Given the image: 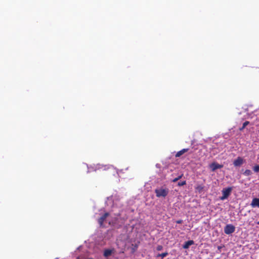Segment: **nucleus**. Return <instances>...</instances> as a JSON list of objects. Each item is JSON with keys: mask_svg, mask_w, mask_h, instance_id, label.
<instances>
[{"mask_svg": "<svg viewBox=\"0 0 259 259\" xmlns=\"http://www.w3.org/2000/svg\"><path fill=\"white\" fill-rule=\"evenodd\" d=\"M176 223L177 224H182L183 223V220H179L176 221Z\"/></svg>", "mask_w": 259, "mask_h": 259, "instance_id": "nucleus-19", "label": "nucleus"}, {"mask_svg": "<svg viewBox=\"0 0 259 259\" xmlns=\"http://www.w3.org/2000/svg\"><path fill=\"white\" fill-rule=\"evenodd\" d=\"M109 225H111V224L110 222H109Z\"/></svg>", "mask_w": 259, "mask_h": 259, "instance_id": "nucleus-20", "label": "nucleus"}, {"mask_svg": "<svg viewBox=\"0 0 259 259\" xmlns=\"http://www.w3.org/2000/svg\"><path fill=\"white\" fill-rule=\"evenodd\" d=\"M205 186L203 184H198L195 187V189L196 192L201 193L204 190Z\"/></svg>", "mask_w": 259, "mask_h": 259, "instance_id": "nucleus-7", "label": "nucleus"}, {"mask_svg": "<svg viewBox=\"0 0 259 259\" xmlns=\"http://www.w3.org/2000/svg\"><path fill=\"white\" fill-rule=\"evenodd\" d=\"M231 187H228L225 189H223L222 190V196L221 197L220 199L222 200L227 199L229 196L230 195L231 191H232Z\"/></svg>", "mask_w": 259, "mask_h": 259, "instance_id": "nucleus-2", "label": "nucleus"}, {"mask_svg": "<svg viewBox=\"0 0 259 259\" xmlns=\"http://www.w3.org/2000/svg\"><path fill=\"white\" fill-rule=\"evenodd\" d=\"M183 176V174H181V175L179 176L178 177L175 178L172 181V182H177L179 180H180V179H181L182 178Z\"/></svg>", "mask_w": 259, "mask_h": 259, "instance_id": "nucleus-15", "label": "nucleus"}, {"mask_svg": "<svg viewBox=\"0 0 259 259\" xmlns=\"http://www.w3.org/2000/svg\"><path fill=\"white\" fill-rule=\"evenodd\" d=\"M253 170L255 172H258L259 171V165H256L253 167Z\"/></svg>", "mask_w": 259, "mask_h": 259, "instance_id": "nucleus-16", "label": "nucleus"}, {"mask_svg": "<svg viewBox=\"0 0 259 259\" xmlns=\"http://www.w3.org/2000/svg\"><path fill=\"white\" fill-rule=\"evenodd\" d=\"M112 253V250H111V249H105L104 251V256L105 257H108L109 256H110Z\"/></svg>", "mask_w": 259, "mask_h": 259, "instance_id": "nucleus-11", "label": "nucleus"}, {"mask_svg": "<svg viewBox=\"0 0 259 259\" xmlns=\"http://www.w3.org/2000/svg\"><path fill=\"white\" fill-rule=\"evenodd\" d=\"M189 150V148H184V149H182L181 150L178 151L175 156L176 157H180L181 155H182L183 154H184L185 153L188 152V151Z\"/></svg>", "mask_w": 259, "mask_h": 259, "instance_id": "nucleus-9", "label": "nucleus"}, {"mask_svg": "<svg viewBox=\"0 0 259 259\" xmlns=\"http://www.w3.org/2000/svg\"><path fill=\"white\" fill-rule=\"evenodd\" d=\"M235 231V227L231 224L227 225L224 228V232L226 234H231Z\"/></svg>", "mask_w": 259, "mask_h": 259, "instance_id": "nucleus-3", "label": "nucleus"}, {"mask_svg": "<svg viewBox=\"0 0 259 259\" xmlns=\"http://www.w3.org/2000/svg\"><path fill=\"white\" fill-rule=\"evenodd\" d=\"M257 224L259 225V221L257 222Z\"/></svg>", "mask_w": 259, "mask_h": 259, "instance_id": "nucleus-22", "label": "nucleus"}, {"mask_svg": "<svg viewBox=\"0 0 259 259\" xmlns=\"http://www.w3.org/2000/svg\"><path fill=\"white\" fill-rule=\"evenodd\" d=\"M194 244V242L193 240H189L185 242L183 246V248L187 249L189 247L190 245H192Z\"/></svg>", "mask_w": 259, "mask_h": 259, "instance_id": "nucleus-10", "label": "nucleus"}, {"mask_svg": "<svg viewBox=\"0 0 259 259\" xmlns=\"http://www.w3.org/2000/svg\"><path fill=\"white\" fill-rule=\"evenodd\" d=\"M249 123V122L248 121H246L243 123L242 126L240 128V131H242L247 125H248Z\"/></svg>", "mask_w": 259, "mask_h": 259, "instance_id": "nucleus-14", "label": "nucleus"}, {"mask_svg": "<svg viewBox=\"0 0 259 259\" xmlns=\"http://www.w3.org/2000/svg\"><path fill=\"white\" fill-rule=\"evenodd\" d=\"M168 255V253L167 252H165L162 253H159L157 255V257H161L162 258H163L165 256H166Z\"/></svg>", "mask_w": 259, "mask_h": 259, "instance_id": "nucleus-12", "label": "nucleus"}, {"mask_svg": "<svg viewBox=\"0 0 259 259\" xmlns=\"http://www.w3.org/2000/svg\"><path fill=\"white\" fill-rule=\"evenodd\" d=\"M109 216V213L105 212L98 219V223L101 227H104V222L108 217Z\"/></svg>", "mask_w": 259, "mask_h": 259, "instance_id": "nucleus-4", "label": "nucleus"}, {"mask_svg": "<svg viewBox=\"0 0 259 259\" xmlns=\"http://www.w3.org/2000/svg\"><path fill=\"white\" fill-rule=\"evenodd\" d=\"M252 207H257L259 208V198H253L251 203Z\"/></svg>", "mask_w": 259, "mask_h": 259, "instance_id": "nucleus-8", "label": "nucleus"}, {"mask_svg": "<svg viewBox=\"0 0 259 259\" xmlns=\"http://www.w3.org/2000/svg\"><path fill=\"white\" fill-rule=\"evenodd\" d=\"M168 189L167 188H160V189H156L155 190V193L156 194V196L157 197H165L166 196L168 193Z\"/></svg>", "mask_w": 259, "mask_h": 259, "instance_id": "nucleus-1", "label": "nucleus"}, {"mask_svg": "<svg viewBox=\"0 0 259 259\" xmlns=\"http://www.w3.org/2000/svg\"><path fill=\"white\" fill-rule=\"evenodd\" d=\"M252 174V172L250 169H246L243 172V175L245 176H249Z\"/></svg>", "mask_w": 259, "mask_h": 259, "instance_id": "nucleus-13", "label": "nucleus"}, {"mask_svg": "<svg viewBox=\"0 0 259 259\" xmlns=\"http://www.w3.org/2000/svg\"><path fill=\"white\" fill-rule=\"evenodd\" d=\"M186 184V181H183L182 182H179L178 184V185L179 186H182L185 185Z\"/></svg>", "mask_w": 259, "mask_h": 259, "instance_id": "nucleus-17", "label": "nucleus"}, {"mask_svg": "<svg viewBox=\"0 0 259 259\" xmlns=\"http://www.w3.org/2000/svg\"><path fill=\"white\" fill-rule=\"evenodd\" d=\"M210 168H211L212 171H215L217 169L221 168L223 167V165L220 164L217 162H212L209 165Z\"/></svg>", "mask_w": 259, "mask_h": 259, "instance_id": "nucleus-6", "label": "nucleus"}, {"mask_svg": "<svg viewBox=\"0 0 259 259\" xmlns=\"http://www.w3.org/2000/svg\"><path fill=\"white\" fill-rule=\"evenodd\" d=\"M88 259H93V258H89Z\"/></svg>", "mask_w": 259, "mask_h": 259, "instance_id": "nucleus-21", "label": "nucleus"}, {"mask_svg": "<svg viewBox=\"0 0 259 259\" xmlns=\"http://www.w3.org/2000/svg\"><path fill=\"white\" fill-rule=\"evenodd\" d=\"M162 248H163V247L162 245H158L156 248L157 250L158 251L162 250Z\"/></svg>", "mask_w": 259, "mask_h": 259, "instance_id": "nucleus-18", "label": "nucleus"}, {"mask_svg": "<svg viewBox=\"0 0 259 259\" xmlns=\"http://www.w3.org/2000/svg\"><path fill=\"white\" fill-rule=\"evenodd\" d=\"M245 162L244 159L241 157H238L233 162V164L235 167L240 166Z\"/></svg>", "mask_w": 259, "mask_h": 259, "instance_id": "nucleus-5", "label": "nucleus"}]
</instances>
